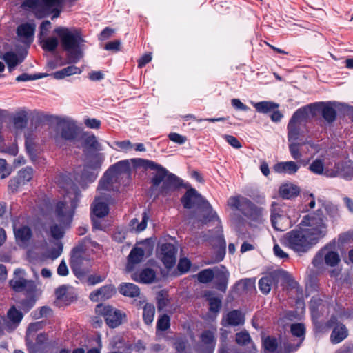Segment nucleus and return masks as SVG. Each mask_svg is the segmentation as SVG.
Masks as SVG:
<instances>
[{
	"label": "nucleus",
	"instance_id": "obj_1",
	"mask_svg": "<svg viewBox=\"0 0 353 353\" xmlns=\"http://www.w3.org/2000/svg\"><path fill=\"white\" fill-rule=\"evenodd\" d=\"M133 168L143 167L156 171L152 178L153 191H158V194L163 196H170L182 185V181L175 174L169 172L165 168L157 163L143 159H131L120 161L110 166L100 179L98 190H112L118 192L117 183L121 175L130 176L131 166Z\"/></svg>",
	"mask_w": 353,
	"mask_h": 353
},
{
	"label": "nucleus",
	"instance_id": "obj_2",
	"mask_svg": "<svg viewBox=\"0 0 353 353\" xmlns=\"http://www.w3.org/2000/svg\"><path fill=\"white\" fill-rule=\"evenodd\" d=\"M57 183L64 190V194L63 199L56 205L55 216L60 224L70 225L79 201L80 191L67 174L59 175Z\"/></svg>",
	"mask_w": 353,
	"mask_h": 353
},
{
	"label": "nucleus",
	"instance_id": "obj_3",
	"mask_svg": "<svg viewBox=\"0 0 353 353\" xmlns=\"http://www.w3.org/2000/svg\"><path fill=\"white\" fill-rule=\"evenodd\" d=\"M54 32L60 39L61 47L68 53V58L71 63H77L83 55L85 41L80 29L59 26Z\"/></svg>",
	"mask_w": 353,
	"mask_h": 353
},
{
	"label": "nucleus",
	"instance_id": "obj_4",
	"mask_svg": "<svg viewBox=\"0 0 353 353\" xmlns=\"http://www.w3.org/2000/svg\"><path fill=\"white\" fill-rule=\"evenodd\" d=\"M319 241L302 226L285 233L282 243L294 252L301 254L308 252Z\"/></svg>",
	"mask_w": 353,
	"mask_h": 353
},
{
	"label": "nucleus",
	"instance_id": "obj_5",
	"mask_svg": "<svg viewBox=\"0 0 353 353\" xmlns=\"http://www.w3.org/2000/svg\"><path fill=\"white\" fill-rule=\"evenodd\" d=\"M227 204L232 211L238 212L253 221L262 222L263 209L248 198L241 195L232 196L228 199Z\"/></svg>",
	"mask_w": 353,
	"mask_h": 353
},
{
	"label": "nucleus",
	"instance_id": "obj_6",
	"mask_svg": "<svg viewBox=\"0 0 353 353\" xmlns=\"http://www.w3.org/2000/svg\"><path fill=\"white\" fill-rule=\"evenodd\" d=\"M299 226L305 228L319 241L327 234V219L323 210L318 209L316 212L305 215Z\"/></svg>",
	"mask_w": 353,
	"mask_h": 353
},
{
	"label": "nucleus",
	"instance_id": "obj_7",
	"mask_svg": "<svg viewBox=\"0 0 353 353\" xmlns=\"http://www.w3.org/2000/svg\"><path fill=\"white\" fill-rule=\"evenodd\" d=\"M79 128L74 120L69 118H62L57 119L52 137L57 145H61L63 141H75L79 136Z\"/></svg>",
	"mask_w": 353,
	"mask_h": 353
},
{
	"label": "nucleus",
	"instance_id": "obj_8",
	"mask_svg": "<svg viewBox=\"0 0 353 353\" xmlns=\"http://www.w3.org/2000/svg\"><path fill=\"white\" fill-rule=\"evenodd\" d=\"M181 203L187 209L197 208L205 210L208 213V216L205 217V221H210L216 218V214L213 211L210 203L194 188L187 190L181 198Z\"/></svg>",
	"mask_w": 353,
	"mask_h": 353
},
{
	"label": "nucleus",
	"instance_id": "obj_9",
	"mask_svg": "<svg viewBox=\"0 0 353 353\" xmlns=\"http://www.w3.org/2000/svg\"><path fill=\"white\" fill-rule=\"evenodd\" d=\"M70 265L74 274L79 279H83L89 272L91 266L89 259L81 246L73 248Z\"/></svg>",
	"mask_w": 353,
	"mask_h": 353
},
{
	"label": "nucleus",
	"instance_id": "obj_10",
	"mask_svg": "<svg viewBox=\"0 0 353 353\" xmlns=\"http://www.w3.org/2000/svg\"><path fill=\"white\" fill-rule=\"evenodd\" d=\"M104 160L105 156L102 153L95 154L85 164L79 177L76 176L75 179L81 183L93 182L97 179Z\"/></svg>",
	"mask_w": 353,
	"mask_h": 353
},
{
	"label": "nucleus",
	"instance_id": "obj_11",
	"mask_svg": "<svg viewBox=\"0 0 353 353\" xmlns=\"http://www.w3.org/2000/svg\"><path fill=\"white\" fill-rule=\"evenodd\" d=\"M308 115L307 107L298 109L292 116L288 125V139L289 142L296 141L303 134L301 130L302 123Z\"/></svg>",
	"mask_w": 353,
	"mask_h": 353
},
{
	"label": "nucleus",
	"instance_id": "obj_12",
	"mask_svg": "<svg viewBox=\"0 0 353 353\" xmlns=\"http://www.w3.org/2000/svg\"><path fill=\"white\" fill-rule=\"evenodd\" d=\"M96 312L104 316L107 325L111 328H115L122 323L125 316L120 310L110 305H97Z\"/></svg>",
	"mask_w": 353,
	"mask_h": 353
},
{
	"label": "nucleus",
	"instance_id": "obj_13",
	"mask_svg": "<svg viewBox=\"0 0 353 353\" xmlns=\"http://www.w3.org/2000/svg\"><path fill=\"white\" fill-rule=\"evenodd\" d=\"M323 259H324L326 265L331 267L337 265L340 261L339 254L330 250V245L325 246L316 254L312 261V263L314 265L318 266L321 264Z\"/></svg>",
	"mask_w": 353,
	"mask_h": 353
},
{
	"label": "nucleus",
	"instance_id": "obj_14",
	"mask_svg": "<svg viewBox=\"0 0 353 353\" xmlns=\"http://www.w3.org/2000/svg\"><path fill=\"white\" fill-rule=\"evenodd\" d=\"M21 219L13 221V231L17 243L21 247L28 245L32 238V233L30 227L27 225L21 224Z\"/></svg>",
	"mask_w": 353,
	"mask_h": 353
},
{
	"label": "nucleus",
	"instance_id": "obj_15",
	"mask_svg": "<svg viewBox=\"0 0 353 353\" xmlns=\"http://www.w3.org/2000/svg\"><path fill=\"white\" fill-rule=\"evenodd\" d=\"M111 191L101 190L99 192L97 189L98 196L96 197L92 206V213L95 216L101 218L108 214L109 208L107 201H109L110 194L108 192Z\"/></svg>",
	"mask_w": 353,
	"mask_h": 353
},
{
	"label": "nucleus",
	"instance_id": "obj_16",
	"mask_svg": "<svg viewBox=\"0 0 353 353\" xmlns=\"http://www.w3.org/2000/svg\"><path fill=\"white\" fill-rule=\"evenodd\" d=\"M177 248L172 243H165L160 247V259L167 268H172L176 263Z\"/></svg>",
	"mask_w": 353,
	"mask_h": 353
},
{
	"label": "nucleus",
	"instance_id": "obj_17",
	"mask_svg": "<svg viewBox=\"0 0 353 353\" xmlns=\"http://www.w3.org/2000/svg\"><path fill=\"white\" fill-rule=\"evenodd\" d=\"M327 177H341L347 181L353 179V163H337L332 168V172L327 173Z\"/></svg>",
	"mask_w": 353,
	"mask_h": 353
},
{
	"label": "nucleus",
	"instance_id": "obj_18",
	"mask_svg": "<svg viewBox=\"0 0 353 353\" xmlns=\"http://www.w3.org/2000/svg\"><path fill=\"white\" fill-rule=\"evenodd\" d=\"M36 26L34 23H25L19 25L17 30L19 41L30 46L34 40Z\"/></svg>",
	"mask_w": 353,
	"mask_h": 353
},
{
	"label": "nucleus",
	"instance_id": "obj_19",
	"mask_svg": "<svg viewBox=\"0 0 353 353\" xmlns=\"http://www.w3.org/2000/svg\"><path fill=\"white\" fill-rule=\"evenodd\" d=\"M14 278L10 281V285L16 292H22L28 287H32L33 283L31 281L24 278V270L22 269H16L14 272Z\"/></svg>",
	"mask_w": 353,
	"mask_h": 353
},
{
	"label": "nucleus",
	"instance_id": "obj_20",
	"mask_svg": "<svg viewBox=\"0 0 353 353\" xmlns=\"http://www.w3.org/2000/svg\"><path fill=\"white\" fill-rule=\"evenodd\" d=\"M305 330V326L302 323H294L291 325V332L292 335L299 338V341L296 345L291 343L285 344L284 353H291L293 351H296L300 347L304 340Z\"/></svg>",
	"mask_w": 353,
	"mask_h": 353
},
{
	"label": "nucleus",
	"instance_id": "obj_21",
	"mask_svg": "<svg viewBox=\"0 0 353 353\" xmlns=\"http://www.w3.org/2000/svg\"><path fill=\"white\" fill-rule=\"evenodd\" d=\"M214 284L219 291L225 292L227 290L230 274L225 267L214 268Z\"/></svg>",
	"mask_w": 353,
	"mask_h": 353
},
{
	"label": "nucleus",
	"instance_id": "obj_22",
	"mask_svg": "<svg viewBox=\"0 0 353 353\" xmlns=\"http://www.w3.org/2000/svg\"><path fill=\"white\" fill-rule=\"evenodd\" d=\"M245 321L244 315L238 310H232L226 314L222 319L223 326H238L243 325Z\"/></svg>",
	"mask_w": 353,
	"mask_h": 353
},
{
	"label": "nucleus",
	"instance_id": "obj_23",
	"mask_svg": "<svg viewBox=\"0 0 353 353\" xmlns=\"http://www.w3.org/2000/svg\"><path fill=\"white\" fill-rule=\"evenodd\" d=\"M114 293V287L112 285H106L90 293V299L92 301L97 302L111 298Z\"/></svg>",
	"mask_w": 353,
	"mask_h": 353
},
{
	"label": "nucleus",
	"instance_id": "obj_24",
	"mask_svg": "<svg viewBox=\"0 0 353 353\" xmlns=\"http://www.w3.org/2000/svg\"><path fill=\"white\" fill-rule=\"evenodd\" d=\"M273 168L277 173L293 175L298 172L300 165L292 161H281L275 164Z\"/></svg>",
	"mask_w": 353,
	"mask_h": 353
},
{
	"label": "nucleus",
	"instance_id": "obj_25",
	"mask_svg": "<svg viewBox=\"0 0 353 353\" xmlns=\"http://www.w3.org/2000/svg\"><path fill=\"white\" fill-rule=\"evenodd\" d=\"M144 255L145 251L143 248L139 247H134L132 248L128 258V264L126 266L127 271H132L134 265L138 264L143 261Z\"/></svg>",
	"mask_w": 353,
	"mask_h": 353
},
{
	"label": "nucleus",
	"instance_id": "obj_26",
	"mask_svg": "<svg viewBox=\"0 0 353 353\" xmlns=\"http://www.w3.org/2000/svg\"><path fill=\"white\" fill-rule=\"evenodd\" d=\"M156 277L155 272L151 268H145L139 274H134L132 275V279L140 283H151Z\"/></svg>",
	"mask_w": 353,
	"mask_h": 353
},
{
	"label": "nucleus",
	"instance_id": "obj_27",
	"mask_svg": "<svg viewBox=\"0 0 353 353\" xmlns=\"http://www.w3.org/2000/svg\"><path fill=\"white\" fill-rule=\"evenodd\" d=\"M347 335L346 327L343 324H337L332 332L330 339L332 343L336 344L344 340Z\"/></svg>",
	"mask_w": 353,
	"mask_h": 353
},
{
	"label": "nucleus",
	"instance_id": "obj_28",
	"mask_svg": "<svg viewBox=\"0 0 353 353\" xmlns=\"http://www.w3.org/2000/svg\"><path fill=\"white\" fill-rule=\"evenodd\" d=\"M300 189L298 186L286 183L282 185L279 188V194L285 199H290L292 197L296 196L299 193Z\"/></svg>",
	"mask_w": 353,
	"mask_h": 353
},
{
	"label": "nucleus",
	"instance_id": "obj_29",
	"mask_svg": "<svg viewBox=\"0 0 353 353\" xmlns=\"http://www.w3.org/2000/svg\"><path fill=\"white\" fill-rule=\"evenodd\" d=\"M309 170L314 174L324 175L327 177V173L332 172V168L325 167L323 160L316 159L312 162Z\"/></svg>",
	"mask_w": 353,
	"mask_h": 353
},
{
	"label": "nucleus",
	"instance_id": "obj_30",
	"mask_svg": "<svg viewBox=\"0 0 353 353\" xmlns=\"http://www.w3.org/2000/svg\"><path fill=\"white\" fill-rule=\"evenodd\" d=\"M334 103H323V108L321 109V114L323 118L328 123L334 122L336 117V112L333 105Z\"/></svg>",
	"mask_w": 353,
	"mask_h": 353
},
{
	"label": "nucleus",
	"instance_id": "obj_31",
	"mask_svg": "<svg viewBox=\"0 0 353 353\" xmlns=\"http://www.w3.org/2000/svg\"><path fill=\"white\" fill-rule=\"evenodd\" d=\"M292 222L294 223H296V219L294 217L293 219L291 217V215L288 214V216H279L276 219V223L272 224V227L274 230L278 231H284L288 227L291 226Z\"/></svg>",
	"mask_w": 353,
	"mask_h": 353
},
{
	"label": "nucleus",
	"instance_id": "obj_32",
	"mask_svg": "<svg viewBox=\"0 0 353 353\" xmlns=\"http://www.w3.org/2000/svg\"><path fill=\"white\" fill-rule=\"evenodd\" d=\"M119 292L125 296L136 297L139 295L140 291L137 285L130 283H124L119 288Z\"/></svg>",
	"mask_w": 353,
	"mask_h": 353
},
{
	"label": "nucleus",
	"instance_id": "obj_33",
	"mask_svg": "<svg viewBox=\"0 0 353 353\" xmlns=\"http://www.w3.org/2000/svg\"><path fill=\"white\" fill-rule=\"evenodd\" d=\"M3 59L7 63L10 72L14 70L15 67L23 61V57H18L13 52H6Z\"/></svg>",
	"mask_w": 353,
	"mask_h": 353
},
{
	"label": "nucleus",
	"instance_id": "obj_34",
	"mask_svg": "<svg viewBox=\"0 0 353 353\" xmlns=\"http://www.w3.org/2000/svg\"><path fill=\"white\" fill-rule=\"evenodd\" d=\"M256 110L259 113L268 114L279 108V104L272 101H263L253 103Z\"/></svg>",
	"mask_w": 353,
	"mask_h": 353
},
{
	"label": "nucleus",
	"instance_id": "obj_35",
	"mask_svg": "<svg viewBox=\"0 0 353 353\" xmlns=\"http://www.w3.org/2000/svg\"><path fill=\"white\" fill-rule=\"evenodd\" d=\"M274 283V278L272 275H268L262 277L259 281V288L264 294H268Z\"/></svg>",
	"mask_w": 353,
	"mask_h": 353
},
{
	"label": "nucleus",
	"instance_id": "obj_36",
	"mask_svg": "<svg viewBox=\"0 0 353 353\" xmlns=\"http://www.w3.org/2000/svg\"><path fill=\"white\" fill-rule=\"evenodd\" d=\"M43 49L46 51L52 52L57 48L59 41L54 37L39 38Z\"/></svg>",
	"mask_w": 353,
	"mask_h": 353
},
{
	"label": "nucleus",
	"instance_id": "obj_37",
	"mask_svg": "<svg viewBox=\"0 0 353 353\" xmlns=\"http://www.w3.org/2000/svg\"><path fill=\"white\" fill-rule=\"evenodd\" d=\"M284 206L276 202H273L271 205V223L275 224L276 219L281 216H288V214H285L283 210Z\"/></svg>",
	"mask_w": 353,
	"mask_h": 353
},
{
	"label": "nucleus",
	"instance_id": "obj_38",
	"mask_svg": "<svg viewBox=\"0 0 353 353\" xmlns=\"http://www.w3.org/2000/svg\"><path fill=\"white\" fill-rule=\"evenodd\" d=\"M143 319L145 324L150 325L154 320L155 307L153 304L146 303L143 308Z\"/></svg>",
	"mask_w": 353,
	"mask_h": 353
},
{
	"label": "nucleus",
	"instance_id": "obj_39",
	"mask_svg": "<svg viewBox=\"0 0 353 353\" xmlns=\"http://www.w3.org/2000/svg\"><path fill=\"white\" fill-rule=\"evenodd\" d=\"M306 143H310L309 142H299L296 143V141L290 142L289 145V151L291 154V157L295 159L299 160L301 159L303 157L301 152V147Z\"/></svg>",
	"mask_w": 353,
	"mask_h": 353
},
{
	"label": "nucleus",
	"instance_id": "obj_40",
	"mask_svg": "<svg viewBox=\"0 0 353 353\" xmlns=\"http://www.w3.org/2000/svg\"><path fill=\"white\" fill-rule=\"evenodd\" d=\"M214 268L211 269H205L198 273L197 279L200 283H208L212 281L214 276Z\"/></svg>",
	"mask_w": 353,
	"mask_h": 353
},
{
	"label": "nucleus",
	"instance_id": "obj_41",
	"mask_svg": "<svg viewBox=\"0 0 353 353\" xmlns=\"http://www.w3.org/2000/svg\"><path fill=\"white\" fill-rule=\"evenodd\" d=\"M7 316L10 322L14 325V327H16L21 322L23 318V314L14 307H12L8 310Z\"/></svg>",
	"mask_w": 353,
	"mask_h": 353
},
{
	"label": "nucleus",
	"instance_id": "obj_42",
	"mask_svg": "<svg viewBox=\"0 0 353 353\" xmlns=\"http://www.w3.org/2000/svg\"><path fill=\"white\" fill-rule=\"evenodd\" d=\"M84 145L86 148L93 151H101L103 150L101 145L97 141V137L93 134L85 137Z\"/></svg>",
	"mask_w": 353,
	"mask_h": 353
},
{
	"label": "nucleus",
	"instance_id": "obj_43",
	"mask_svg": "<svg viewBox=\"0 0 353 353\" xmlns=\"http://www.w3.org/2000/svg\"><path fill=\"white\" fill-rule=\"evenodd\" d=\"M33 174L34 170L31 167L28 166L19 170L17 176L25 185L32 179Z\"/></svg>",
	"mask_w": 353,
	"mask_h": 353
},
{
	"label": "nucleus",
	"instance_id": "obj_44",
	"mask_svg": "<svg viewBox=\"0 0 353 353\" xmlns=\"http://www.w3.org/2000/svg\"><path fill=\"white\" fill-rule=\"evenodd\" d=\"M148 220V216L147 213L145 212L143 214L142 221L140 223H139L137 219H133L130 221V225L136 232H140L146 228Z\"/></svg>",
	"mask_w": 353,
	"mask_h": 353
},
{
	"label": "nucleus",
	"instance_id": "obj_45",
	"mask_svg": "<svg viewBox=\"0 0 353 353\" xmlns=\"http://www.w3.org/2000/svg\"><path fill=\"white\" fill-rule=\"evenodd\" d=\"M265 350L270 353L276 351L278 347V342L276 338L268 336L263 341Z\"/></svg>",
	"mask_w": 353,
	"mask_h": 353
},
{
	"label": "nucleus",
	"instance_id": "obj_46",
	"mask_svg": "<svg viewBox=\"0 0 353 353\" xmlns=\"http://www.w3.org/2000/svg\"><path fill=\"white\" fill-rule=\"evenodd\" d=\"M69 226L70 225H64L63 224H61V225L54 224L50 227L51 236L57 239L62 238L64 234L65 228Z\"/></svg>",
	"mask_w": 353,
	"mask_h": 353
},
{
	"label": "nucleus",
	"instance_id": "obj_47",
	"mask_svg": "<svg viewBox=\"0 0 353 353\" xmlns=\"http://www.w3.org/2000/svg\"><path fill=\"white\" fill-rule=\"evenodd\" d=\"M14 125L17 129L24 128L27 124V115L25 112L18 114L14 117Z\"/></svg>",
	"mask_w": 353,
	"mask_h": 353
},
{
	"label": "nucleus",
	"instance_id": "obj_48",
	"mask_svg": "<svg viewBox=\"0 0 353 353\" xmlns=\"http://www.w3.org/2000/svg\"><path fill=\"white\" fill-rule=\"evenodd\" d=\"M170 317L167 314L159 316L157 322V330L161 331L167 330L170 325Z\"/></svg>",
	"mask_w": 353,
	"mask_h": 353
},
{
	"label": "nucleus",
	"instance_id": "obj_49",
	"mask_svg": "<svg viewBox=\"0 0 353 353\" xmlns=\"http://www.w3.org/2000/svg\"><path fill=\"white\" fill-rule=\"evenodd\" d=\"M63 245L61 243H58L55 248H52L48 250L46 257L47 259H50L52 260L56 259L58 258L61 254L62 253Z\"/></svg>",
	"mask_w": 353,
	"mask_h": 353
},
{
	"label": "nucleus",
	"instance_id": "obj_50",
	"mask_svg": "<svg viewBox=\"0 0 353 353\" xmlns=\"http://www.w3.org/2000/svg\"><path fill=\"white\" fill-rule=\"evenodd\" d=\"M25 145L30 157L32 161H34L36 157L35 145L32 140L28 136H26Z\"/></svg>",
	"mask_w": 353,
	"mask_h": 353
},
{
	"label": "nucleus",
	"instance_id": "obj_51",
	"mask_svg": "<svg viewBox=\"0 0 353 353\" xmlns=\"http://www.w3.org/2000/svg\"><path fill=\"white\" fill-rule=\"evenodd\" d=\"M210 310L212 312H218L221 306V300L216 296H211L208 298Z\"/></svg>",
	"mask_w": 353,
	"mask_h": 353
},
{
	"label": "nucleus",
	"instance_id": "obj_52",
	"mask_svg": "<svg viewBox=\"0 0 353 353\" xmlns=\"http://www.w3.org/2000/svg\"><path fill=\"white\" fill-rule=\"evenodd\" d=\"M250 340V336L247 332H240L236 334V343L240 345L248 344Z\"/></svg>",
	"mask_w": 353,
	"mask_h": 353
},
{
	"label": "nucleus",
	"instance_id": "obj_53",
	"mask_svg": "<svg viewBox=\"0 0 353 353\" xmlns=\"http://www.w3.org/2000/svg\"><path fill=\"white\" fill-rule=\"evenodd\" d=\"M10 173L11 169L6 161L3 159H0V179H3L8 177Z\"/></svg>",
	"mask_w": 353,
	"mask_h": 353
},
{
	"label": "nucleus",
	"instance_id": "obj_54",
	"mask_svg": "<svg viewBox=\"0 0 353 353\" xmlns=\"http://www.w3.org/2000/svg\"><path fill=\"white\" fill-rule=\"evenodd\" d=\"M201 341L206 345H214V334L209 330L203 332L201 334Z\"/></svg>",
	"mask_w": 353,
	"mask_h": 353
},
{
	"label": "nucleus",
	"instance_id": "obj_55",
	"mask_svg": "<svg viewBox=\"0 0 353 353\" xmlns=\"http://www.w3.org/2000/svg\"><path fill=\"white\" fill-rule=\"evenodd\" d=\"M170 141L179 145L184 144L187 141V137L176 132H171L168 134Z\"/></svg>",
	"mask_w": 353,
	"mask_h": 353
},
{
	"label": "nucleus",
	"instance_id": "obj_56",
	"mask_svg": "<svg viewBox=\"0 0 353 353\" xmlns=\"http://www.w3.org/2000/svg\"><path fill=\"white\" fill-rule=\"evenodd\" d=\"M51 28V23L50 21H44L40 25L39 38L46 37Z\"/></svg>",
	"mask_w": 353,
	"mask_h": 353
},
{
	"label": "nucleus",
	"instance_id": "obj_57",
	"mask_svg": "<svg viewBox=\"0 0 353 353\" xmlns=\"http://www.w3.org/2000/svg\"><path fill=\"white\" fill-rule=\"evenodd\" d=\"M191 263L187 258L181 259L178 263V270L182 272H187L190 268Z\"/></svg>",
	"mask_w": 353,
	"mask_h": 353
},
{
	"label": "nucleus",
	"instance_id": "obj_58",
	"mask_svg": "<svg viewBox=\"0 0 353 353\" xmlns=\"http://www.w3.org/2000/svg\"><path fill=\"white\" fill-rule=\"evenodd\" d=\"M21 185H24L18 176L9 181L8 188L12 192H16Z\"/></svg>",
	"mask_w": 353,
	"mask_h": 353
},
{
	"label": "nucleus",
	"instance_id": "obj_59",
	"mask_svg": "<svg viewBox=\"0 0 353 353\" xmlns=\"http://www.w3.org/2000/svg\"><path fill=\"white\" fill-rule=\"evenodd\" d=\"M224 139L233 148L239 149L241 148V144L239 141L232 135L225 134L223 136Z\"/></svg>",
	"mask_w": 353,
	"mask_h": 353
},
{
	"label": "nucleus",
	"instance_id": "obj_60",
	"mask_svg": "<svg viewBox=\"0 0 353 353\" xmlns=\"http://www.w3.org/2000/svg\"><path fill=\"white\" fill-rule=\"evenodd\" d=\"M84 124L89 128L99 129L101 126V121L97 119L88 118L84 120Z\"/></svg>",
	"mask_w": 353,
	"mask_h": 353
},
{
	"label": "nucleus",
	"instance_id": "obj_61",
	"mask_svg": "<svg viewBox=\"0 0 353 353\" xmlns=\"http://www.w3.org/2000/svg\"><path fill=\"white\" fill-rule=\"evenodd\" d=\"M325 210L327 214L332 218H336L339 216V210L338 208L332 204H327L325 206Z\"/></svg>",
	"mask_w": 353,
	"mask_h": 353
},
{
	"label": "nucleus",
	"instance_id": "obj_62",
	"mask_svg": "<svg viewBox=\"0 0 353 353\" xmlns=\"http://www.w3.org/2000/svg\"><path fill=\"white\" fill-rule=\"evenodd\" d=\"M105 280V276L97 275V274H92L88 276V283L89 285H94L97 283H101Z\"/></svg>",
	"mask_w": 353,
	"mask_h": 353
},
{
	"label": "nucleus",
	"instance_id": "obj_63",
	"mask_svg": "<svg viewBox=\"0 0 353 353\" xmlns=\"http://www.w3.org/2000/svg\"><path fill=\"white\" fill-rule=\"evenodd\" d=\"M231 104L236 110L243 111H248L250 110L249 107L243 103L239 99H232Z\"/></svg>",
	"mask_w": 353,
	"mask_h": 353
},
{
	"label": "nucleus",
	"instance_id": "obj_64",
	"mask_svg": "<svg viewBox=\"0 0 353 353\" xmlns=\"http://www.w3.org/2000/svg\"><path fill=\"white\" fill-rule=\"evenodd\" d=\"M273 251L274 255L278 258L282 259L288 258V254L285 252L278 244L274 245Z\"/></svg>",
	"mask_w": 353,
	"mask_h": 353
}]
</instances>
